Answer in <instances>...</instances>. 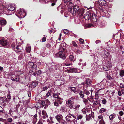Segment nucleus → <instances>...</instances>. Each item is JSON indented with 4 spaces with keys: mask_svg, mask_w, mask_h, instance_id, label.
Masks as SVG:
<instances>
[{
    "mask_svg": "<svg viewBox=\"0 0 124 124\" xmlns=\"http://www.w3.org/2000/svg\"><path fill=\"white\" fill-rule=\"evenodd\" d=\"M88 99H86L85 98H83V101L84 103L85 104H87L88 103Z\"/></svg>",
    "mask_w": 124,
    "mask_h": 124,
    "instance_id": "72a5a7b5",
    "label": "nucleus"
},
{
    "mask_svg": "<svg viewBox=\"0 0 124 124\" xmlns=\"http://www.w3.org/2000/svg\"><path fill=\"white\" fill-rule=\"evenodd\" d=\"M101 101L102 103L104 105H105L107 103V101L106 99L104 98H101Z\"/></svg>",
    "mask_w": 124,
    "mask_h": 124,
    "instance_id": "c756f323",
    "label": "nucleus"
},
{
    "mask_svg": "<svg viewBox=\"0 0 124 124\" xmlns=\"http://www.w3.org/2000/svg\"><path fill=\"white\" fill-rule=\"evenodd\" d=\"M73 116L72 117L68 115L66 117L65 119L66 121L68 122H70V123H72V121H73L74 122V123H75V122L76 121V119H75V117L73 115H72Z\"/></svg>",
    "mask_w": 124,
    "mask_h": 124,
    "instance_id": "39448f33",
    "label": "nucleus"
},
{
    "mask_svg": "<svg viewBox=\"0 0 124 124\" xmlns=\"http://www.w3.org/2000/svg\"><path fill=\"white\" fill-rule=\"evenodd\" d=\"M28 66L30 68H31L32 67H33L34 66L36 65L35 64H34L33 62H30L28 63Z\"/></svg>",
    "mask_w": 124,
    "mask_h": 124,
    "instance_id": "aec40b11",
    "label": "nucleus"
},
{
    "mask_svg": "<svg viewBox=\"0 0 124 124\" xmlns=\"http://www.w3.org/2000/svg\"><path fill=\"white\" fill-rule=\"evenodd\" d=\"M48 88L47 86H45L43 88V91H44L47 90Z\"/></svg>",
    "mask_w": 124,
    "mask_h": 124,
    "instance_id": "4d7b16f0",
    "label": "nucleus"
},
{
    "mask_svg": "<svg viewBox=\"0 0 124 124\" xmlns=\"http://www.w3.org/2000/svg\"><path fill=\"white\" fill-rule=\"evenodd\" d=\"M46 105H48L50 104V102L48 99H47L45 100Z\"/></svg>",
    "mask_w": 124,
    "mask_h": 124,
    "instance_id": "c9c22d12",
    "label": "nucleus"
},
{
    "mask_svg": "<svg viewBox=\"0 0 124 124\" xmlns=\"http://www.w3.org/2000/svg\"><path fill=\"white\" fill-rule=\"evenodd\" d=\"M16 48L17 49L16 50V53H18L21 51V49H20L21 46H16Z\"/></svg>",
    "mask_w": 124,
    "mask_h": 124,
    "instance_id": "a878e982",
    "label": "nucleus"
},
{
    "mask_svg": "<svg viewBox=\"0 0 124 124\" xmlns=\"http://www.w3.org/2000/svg\"><path fill=\"white\" fill-rule=\"evenodd\" d=\"M66 103L68 104L69 108L70 109L74 108V107L73 106V104L74 102L70 100H68L66 102Z\"/></svg>",
    "mask_w": 124,
    "mask_h": 124,
    "instance_id": "1a4fd4ad",
    "label": "nucleus"
},
{
    "mask_svg": "<svg viewBox=\"0 0 124 124\" xmlns=\"http://www.w3.org/2000/svg\"><path fill=\"white\" fill-rule=\"evenodd\" d=\"M100 124H105V122L104 121L103 119H101L99 121Z\"/></svg>",
    "mask_w": 124,
    "mask_h": 124,
    "instance_id": "58836bf2",
    "label": "nucleus"
},
{
    "mask_svg": "<svg viewBox=\"0 0 124 124\" xmlns=\"http://www.w3.org/2000/svg\"><path fill=\"white\" fill-rule=\"evenodd\" d=\"M67 70L68 71V72L69 73L73 72H76L77 71V69L75 68L67 69Z\"/></svg>",
    "mask_w": 124,
    "mask_h": 124,
    "instance_id": "a211bd4d",
    "label": "nucleus"
},
{
    "mask_svg": "<svg viewBox=\"0 0 124 124\" xmlns=\"http://www.w3.org/2000/svg\"><path fill=\"white\" fill-rule=\"evenodd\" d=\"M66 46V44L64 42L62 43L60 45V48L62 49V50L63 51H64V50H66L65 49Z\"/></svg>",
    "mask_w": 124,
    "mask_h": 124,
    "instance_id": "dca6fc26",
    "label": "nucleus"
},
{
    "mask_svg": "<svg viewBox=\"0 0 124 124\" xmlns=\"http://www.w3.org/2000/svg\"><path fill=\"white\" fill-rule=\"evenodd\" d=\"M72 44L73 45V46L74 47H76L77 46V45L76 44V43L74 41H72Z\"/></svg>",
    "mask_w": 124,
    "mask_h": 124,
    "instance_id": "49530a36",
    "label": "nucleus"
},
{
    "mask_svg": "<svg viewBox=\"0 0 124 124\" xmlns=\"http://www.w3.org/2000/svg\"><path fill=\"white\" fill-rule=\"evenodd\" d=\"M16 6L14 4H11L9 6L8 8V9L10 11H14L16 8Z\"/></svg>",
    "mask_w": 124,
    "mask_h": 124,
    "instance_id": "f8f14e48",
    "label": "nucleus"
},
{
    "mask_svg": "<svg viewBox=\"0 0 124 124\" xmlns=\"http://www.w3.org/2000/svg\"><path fill=\"white\" fill-rule=\"evenodd\" d=\"M103 69L106 71H108L110 70V68H108V67H107V66H104L103 67Z\"/></svg>",
    "mask_w": 124,
    "mask_h": 124,
    "instance_id": "2f4dec72",
    "label": "nucleus"
},
{
    "mask_svg": "<svg viewBox=\"0 0 124 124\" xmlns=\"http://www.w3.org/2000/svg\"><path fill=\"white\" fill-rule=\"evenodd\" d=\"M91 98H87V99L88 100L90 101H93V97L92 96V95H91Z\"/></svg>",
    "mask_w": 124,
    "mask_h": 124,
    "instance_id": "79ce46f5",
    "label": "nucleus"
},
{
    "mask_svg": "<svg viewBox=\"0 0 124 124\" xmlns=\"http://www.w3.org/2000/svg\"><path fill=\"white\" fill-rule=\"evenodd\" d=\"M98 3L100 5L104 6L106 5V2L104 0H99Z\"/></svg>",
    "mask_w": 124,
    "mask_h": 124,
    "instance_id": "4468645a",
    "label": "nucleus"
},
{
    "mask_svg": "<svg viewBox=\"0 0 124 124\" xmlns=\"http://www.w3.org/2000/svg\"><path fill=\"white\" fill-rule=\"evenodd\" d=\"M41 70H39L37 74V75H39L41 74Z\"/></svg>",
    "mask_w": 124,
    "mask_h": 124,
    "instance_id": "052dcab7",
    "label": "nucleus"
},
{
    "mask_svg": "<svg viewBox=\"0 0 124 124\" xmlns=\"http://www.w3.org/2000/svg\"><path fill=\"white\" fill-rule=\"evenodd\" d=\"M80 106V105H78L76 106L75 107H74V109L76 110L78 109L79 108Z\"/></svg>",
    "mask_w": 124,
    "mask_h": 124,
    "instance_id": "37998d69",
    "label": "nucleus"
},
{
    "mask_svg": "<svg viewBox=\"0 0 124 124\" xmlns=\"http://www.w3.org/2000/svg\"><path fill=\"white\" fill-rule=\"evenodd\" d=\"M42 114L43 115H47L46 112L44 111H43L42 112Z\"/></svg>",
    "mask_w": 124,
    "mask_h": 124,
    "instance_id": "864d4df0",
    "label": "nucleus"
},
{
    "mask_svg": "<svg viewBox=\"0 0 124 124\" xmlns=\"http://www.w3.org/2000/svg\"><path fill=\"white\" fill-rule=\"evenodd\" d=\"M7 98L8 99L10 100L11 99V97L10 94H9L7 96Z\"/></svg>",
    "mask_w": 124,
    "mask_h": 124,
    "instance_id": "e2e57ef3",
    "label": "nucleus"
},
{
    "mask_svg": "<svg viewBox=\"0 0 124 124\" xmlns=\"http://www.w3.org/2000/svg\"><path fill=\"white\" fill-rule=\"evenodd\" d=\"M71 90L73 91L74 93H76L77 92V90L76 88L73 87H72L70 88Z\"/></svg>",
    "mask_w": 124,
    "mask_h": 124,
    "instance_id": "473e14b6",
    "label": "nucleus"
},
{
    "mask_svg": "<svg viewBox=\"0 0 124 124\" xmlns=\"http://www.w3.org/2000/svg\"><path fill=\"white\" fill-rule=\"evenodd\" d=\"M7 121L8 122H11L12 121V119L11 118H8L7 119Z\"/></svg>",
    "mask_w": 124,
    "mask_h": 124,
    "instance_id": "5fc2aeb1",
    "label": "nucleus"
},
{
    "mask_svg": "<svg viewBox=\"0 0 124 124\" xmlns=\"http://www.w3.org/2000/svg\"><path fill=\"white\" fill-rule=\"evenodd\" d=\"M15 46H16L15 44L14 43H13L11 45V47L13 49H15V47H16Z\"/></svg>",
    "mask_w": 124,
    "mask_h": 124,
    "instance_id": "8fccbe9b",
    "label": "nucleus"
},
{
    "mask_svg": "<svg viewBox=\"0 0 124 124\" xmlns=\"http://www.w3.org/2000/svg\"><path fill=\"white\" fill-rule=\"evenodd\" d=\"M92 81L91 80H90L89 78H87L86 79V81L85 83V84L87 85H86V87L89 86L91 84Z\"/></svg>",
    "mask_w": 124,
    "mask_h": 124,
    "instance_id": "2eb2a0df",
    "label": "nucleus"
},
{
    "mask_svg": "<svg viewBox=\"0 0 124 124\" xmlns=\"http://www.w3.org/2000/svg\"><path fill=\"white\" fill-rule=\"evenodd\" d=\"M6 99L3 97L0 98V104L2 105L6 101Z\"/></svg>",
    "mask_w": 124,
    "mask_h": 124,
    "instance_id": "6ab92c4d",
    "label": "nucleus"
},
{
    "mask_svg": "<svg viewBox=\"0 0 124 124\" xmlns=\"http://www.w3.org/2000/svg\"><path fill=\"white\" fill-rule=\"evenodd\" d=\"M26 16V13L24 9H20L19 11L17 16L20 18H24Z\"/></svg>",
    "mask_w": 124,
    "mask_h": 124,
    "instance_id": "423d86ee",
    "label": "nucleus"
},
{
    "mask_svg": "<svg viewBox=\"0 0 124 124\" xmlns=\"http://www.w3.org/2000/svg\"><path fill=\"white\" fill-rule=\"evenodd\" d=\"M107 67H108V68H110L112 67V65L111 64V62H110L108 61L106 65Z\"/></svg>",
    "mask_w": 124,
    "mask_h": 124,
    "instance_id": "bb28decb",
    "label": "nucleus"
},
{
    "mask_svg": "<svg viewBox=\"0 0 124 124\" xmlns=\"http://www.w3.org/2000/svg\"><path fill=\"white\" fill-rule=\"evenodd\" d=\"M37 65H35L33 67H32L31 68V70L29 71V73L30 75H33L36 76L37 74Z\"/></svg>",
    "mask_w": 124,
    "mask_h": 124,
    "instance_id": "0eeeda50",
    "label": "nucleus"
},
{
    "mask_svg": "<svg viewBox=\"0 0 124 124\" xmlns=\"http://www.w3.org/2000/svg\"><path fill=\"white\" fill-rule=\"evenodd\" d=\"M68 11L71 13L73 16L78 14L80 16L82 15L84 13V9L83 8L80 9L79 7L77 5L74 6L73 7H69L68 8Z\"/></svg>",
    "mask_w": 124,
    "mask_h": 124,
    "instance_id": "f257e3e1",
    "label": "nucleus"
},
{
    "mask_svg": "<svg viewBox=\"0 0 124 124\" xmlns=\"http://www.w3.org/2000/svg\"><path fill=\"white\" fill-rule=\"evenodd\" d=\"M115 114L114 113H113L111 114L109 116V118L110 120H112L113 119L115 118Z\"/></svg>",
    "mask_w": 124,
    "mask_h": 124,
    "instance_id": "4be33fe9",
    "label": "nucleus"
},
{
    "mask_svg": "<svg viewBox=\"0 0 124 124\" xmlns=\"http://www.w3.org/2000/svg\"><path fill=\"white\" fill-rule=\"evenodd\" d=\"M37 85V83L36 82H33L32 84V85L34 88Z\"/></svg>",
    "mask_w": 124,
    "mask_h": 124,
    "instance_id": "e433bc0d",
    "label": "nucleus"
},
{
    "mask_svg": "<svg viewBox=\"0 0 124 124\" xmlns=\"http://www.w3.org/2000/svg\"><path fill=\"white\" fill-rule=\"evenodd\" d=\"M91 117H92L93 118H94V113L93 112L91 113V114L88 115H86V118L87 121H89L92 119Z\"/></svg>",
    "mask_w": 124,
    "mask_h": 124,
    "instance_id": "9d476101",
    "label": "nucleus"
},
{
    "mask_svg": "<svg viewBox=\"0 0 124 124\" xmlns=\"http://www.w3.org/2000/svg\"><path fill=\"white\" fill-rule=\"evenodd\" d=\"M81 44H83L84 43V40L80 38L79 39Z\"/></svg>",
    "mask_w": 124,
    "mask_h": 124,
    "instance_id": "a18cd8bd",
    "label": "nucleus"
},
{
    "mask_svg": "<svg viewBox=\"0 0 124 124\" xmlns=\"http://www.w3.org/2000/svg\"><path fill=\"white\" fill-rule=\"evenodd\" d=\"M67 52V50H64V51L62 50V51H60L58 53L54 54V57H57L58 56H57V55H59L60 57L64 60L66 58L65 54Z\"/></svg>",
    "mask_w": 124,
    "mask_h": 124,
    "instance_id": "7ed1b4c3",
    "label": "nucleus"
},
{
    "mask_svg": "<svg viewBox=\"0 0 124 124\" xmlns=\"http://www.w3.org/2000/svg\"><path fill=\"white\" fill-rule=\"evenodd\" d=\"M74 56L72 55H70L69 56V59L71 61H72L74 59Z\"/></svg>",
    "mask_w": 124,
    "mask_h": 124,
    "instance_id": "c03bdc74",
    "label": "nucleus"
},
{
    "mask_svg": "<svg viewBox=\"0 0 124 124\" xmlns=\"http://www.w3.org/2000/svg\"><path fill=\"white\" fill-rule=\"evenodd\" d=\"M59 93L58 94L56 93H54L53 94V96L54 98H57V101L58 102L59 101V103L60 104H61L62 101L60 100L61 99L63 100V99H61V98L59 97Z\"/></svg>",
    "mask_w": 124,
    "mask_h": 124,
    "instance_id": "6e6552de",
    "label": "nucleus"
},
{
    "mask_svg": "<svg viewBox=\"0 0 124 124\" xmlns=\"http://www.w3.org/2000/svg\"><path fill=\"white\" fill-rule=\"evenodd\" d=\"M31 50V47L30 46H28L27 47L26 51L28 53H29L30 52Z\"/></svg>",
    "mask_w": 124,
    "mask_h": 124,
    "instance_id": "c85d7f7f",
    "label": "nucleus"
},
{
    "mask_svg": "<svg viewBox=\"0 0 124 124\" xmlns=\"http://www.w3.org/2000/svg\"><path fill=\"white\" fill-rule=\"evenodd\" d=\"M106 111V110L105 108H102L99 110V112L101 113H102L105 112Z\"/></svg>",
    "mask_w": 124,
    "mask_h": 124,
    "instance_id": "cd10ccee",
    "label": "nucleus"
},
{
    "mask_svg": "<svg viewBox=\"0 0 124 124\" xmlns=\"http://www.w3.org/2000/svg\"><path fill=\"white\" fill-rule=\"evenodd\" d=\"M10 79L13 81H16V82H18L20 79L19 76H16L15 75H14L13 76L11 77Z\"/></svg>",
    "mask_w": 124,
    "mask_h": 124,
    "instance_id": "9b49d317",
    "label": "nucleus"
},
{
    "mask_svg": "<svg viewBox=\"0 0 124 124\" xmlns=\"http://www.w3.org/2000/svg\"><path fill=\"white\" fill-rule=\"evenodd\" d=\"M0 43L3 46H7L8 44V42L7 41L4 39L0 40Z\"/></svg>",
    "mask_w": 124,
    "mask_h": 124,
    "instance_id": "ddd939ff",
    "label": "nucleus"
},
{
    "mask_svg": "<svg viewBox=\"0 0 124 124\" xmlns=\"http://www.w3.org/2000/svg\"><path fill=\"white\" fill-rule=\"evenodd\" d=\"M107 77L109 79H110L112 78L108 74L107 75Z\"/></svg>",
    "mask_w": 124,
    "mask_h": 124,
    "instance_id": "774afa93",
    "label": "nucleus"
},
{
    "mask_svg": "<svg viewBox=\"0 0 124 124\" xmlns=\"http://www.w3.org/2000/svg\"><path fill=\"white\" fill-rule=\"evenodd\" d=\"M103 116L101 115H99L98 116V118L99 119H103Z\"/></svg>",
    "mask_w": 124,
    "mask_h": 124,
    "instance_id": "bf43d9fd",
    "label": "nucleus"
},
{
    "mask_svg": "<svg viewBox=\"0 0 124 124\" xmlns=\"http://www.w3.org/2000/svg\"><path fill=\"white\" fill-rule=\"evenodd\" d=\"M84 16V18L85 20H88L90 19L93 22H96L97 20L96 15L93 12H88V14L86 15L85 14Z\"/></svg>",
    "mask_w": 124,
    "mask_h": 124,
    "instance_id": "f03ea898",
    "label": "nucleus"
},
{
    "mask_svg": "<svg viewBox=\"0 0 124 124\" xmlns=\"http://www.w3.org/2000/svg\"><path fill=\"white\" fill-rule=\"evenodd\" d=\"M119 114L121 116L123 115V113L122 111H121L119 112Z\"/></svg>",
    "mask_w": 124,
    "mask_h": 124,
    "instance_id": "0e129e2a",
    "label": "nucleus"
},
{
    "mask_svg": "<svg viewBox=\"0 0 124 124\" xmlns=\"http://www.w3.org/2000/svg\"><path fill=\"white\" fill-rule=\"evenodd\" d=\"M71 0H64V2L66 3H67L68 2H69Z\"/></svg>",
    "mask_w": 124,
    "mask_h": 124,
    "instance_id": "69168bd1",
    "label": "nucleus"
},
{
    "mask_svg": "<svg viewBox=\"0 0 124 124\" xmlns=\"http://www.w3.org/2000/svg\"><path fill=\"white\" fill-rule=\"evenodd\" d=\"M46 40V38L45 37H44L42 39V41L43 42H44Z\"/></svg>",
    "mask_w": 124,
    "mask_h": 124,
    "instance_id": "13d9d810",
    "label": "nucleus"
},
{
    "mask_svg": "<svg viewBox=\"0 0 124 124\" xmlns=\"http://www.w3.org/2000/svg\"><path fill=\"white\" fill-rule=\"evenodd\" d=\"M83 93L87 95H88L90 94V92L89 91L86 89H85L83 91Z\"/></svg>",
    "mask_w": 124,
    "mask_h": 124,
    "instance_id": "393cba45",
    "label": "nucleus"
},
{
    "mask_svg": "<svg viewBox=\"0 0 124 124\" xmlns=\"http://www.w3.org/2000/svg\"><path fill=\"white\" fill-rule=\"evenodd\" d=\"M64 32L65 34H67L68 33L69 31L68 30H65L64 31Z\"/></svg>",
    "mask_w": 124,
    "mask_h": 124,
    "instance_id": "6e6d98bb",
    "label": "nucleus"
},
{
    "mask_svg": "<svg viewBox=\"0 0 124 124\" xmlns=\"http://www.w3.org/2000/svg\"><path fill=\"white\" fill-rule=\"evenodd\" d=\"M54 105L56 106H58L59 105L58 103L56 102V101H55L54 103Z\"/></svg>",
    "mask_w": 124,
    "mask_h": 124,
    "instance_id": "3c124183",
    "label": "nucleus"
},
{
    "mask_svg": "<svg viewBox=\"0 0 124 124\" xmlns=\"http://www.w3.org/2000/svg\"><path fill=\"white\" fill-rule=\"evenodd\" d=\"M104 56V57L106 59L108 58L110 56V54L107 51L105 52Z\"/></svg>",
    "mask_w": 124,
    "mask_h": 124,
    "instance_id": "f3484780",
    "label": "nucleus"
},
{
    "mask_svg": "<svg viewBox=\"0 0 124 124\" xmlns=\"http://www.w3.org/2000/svg\"><path fill=\"white\" fill-rule=\"evenodd\" d=\"M50 94H51L49 92H48L46 94V96L48 97L50 96Z\"/></svg>",
    "mask_w": 124,
    "mask_h": 124,
    "instance_id": "338daca9",
    "label": "nucleus"
},
{
    "mask_svg": "<svg viewBox=\"0 0 124 124\" xmlns=\"http://www.w3.org/2000/svg\"><path fill=\"white\" fill-rule=\"evenodd\" d=\"M41 103L42 105L43 106L46 105L45 101H41Z\"/></svg>",
    "mask_w": 124,
    "mask_h": 124,
    "instance_id": "09e8293b",
    "label": "nucleus"
},
{
    "mask_svg": "<svg viewBox=\"0 0 124 124\" xmlns=\"http://www.w3.org/2000/svg\"><path fill=\"white\" fill-rule=\"evenodd\" d=\"M64 64L66 66H69L70 65H72V62H71L68 63L66 62V61L64 63Z\"/></svg>",
    "mask_w": 124,
    "mask_h": 124,
    "instance_id": "ea45409f",
    "label": "nucleus"
},
{
    "mask_svg": "<svg viewBox=\"0 0 124 124\" xmlns=\"http://www.w3.org/2000/svg\"><path fill=\"white\" fill-rule=\"evenodd\" d=\"M55 118L58 122L61 124H65L66 122L63 119V116L61 114H58L56 115Z\"/></svg>",
    "mask_w": 124,
    "mask_h": 124,
    "instance_id": "20e7f679",
    "label": "nucleus"
},
{
    "mask_svg": "<svg viewBox=\"0 0 124 124\" xmlns=\"http://www.w3.org/2000/svg\"><path fill=\"white\" fill-rule=\"evenodd\" d=\"M76 99L74 97H72L70 98L69 100H71L74 101Z\"/></svg>",
    "mask_w": 124,
    "mask_h": 124,
    "instance_id": "603ef678",
    "label": "nucleus"
},
{
    "mask_svg": "<svg viewBox=\"0 0 124 124\" xmlns=\"http://www.w3.org/2000/svg\"><path fill=\"white\" fill-rule=\"evenodd\" d=\"M65 106H62L60 110L61 112H63L65 111Z\"/></svg>",
    "mask_w": 124,
    "mask_h": 124,
    "instance_id": "7c9ffc66",
    "label": "nucleus"
},
{
    "mask_svg": "<svg viewBox=\"0 0 124 124\" xmlns=\"http://www.w3.org/2000/svg\"><path fill=\"white\" fill-rule=\"evenodd\" d=\"M119 75L121 77H123L124 75V71L123 70H121L119 71Z\"/></svg>",
    "mask_w": 124,
    "mask_h": 124,
    "instance_id": "b1692460",
    "label": "nucleus"
},
{
    "mask_svg": "<svg viewBox=\"0 0 124 124\" xmlns=\"http://www.w3.org/2000/svg\"><path fill=\"white\" fill-rule=\"evenodd\" d=\"M0 21L1 24L2 25L4 26L6 24V21L5 19H2L0 20Z\"/></svg>",
    "mask_w": 124,
    "mask_h": 124,
    "instance_id": "412c9836",
    "label": "nucleus"
},
{
    "mask_svg": "<svg viewBox=\"0 0 124 124\" xmlns=\"http://www.w3.org/2000/svg\"><path fill=\"white\" fill-rule=\"evenodd\" d=\"M23 107H21L20 108V110L21 112H22V114H24L25 113L24 109H23Z\"/></svg>",
    "mask_w": 124,
    "mask_h": 124,
    "instance_id": "4c0bfd02",
    "label": "nucleus"
},
{
    "mask_svg": "<svg viewBox=\"0 0 124 124\" xmlns=\"http://www.w3.org/2000/svg\"><path fill=\"white\" fill-rule=\"evenodd\" d=\"M82 112L84 114H86V112L85 109V108H83L82 110Z\"/></svg>",
    "mask_w": 124,
    "mask_h": 124,
    "instance_id": "de8ad7c7",
    "label": "nucleus"
},
{
    "mask_svg": "<svg viewBox=\"0 0 124 124\" xmlns=\"http://www.w3.org/2000/svg\"><path fill=\"white\" fill-rule=\"evenodd\" d=\"M83 117V116L81 115H79L78 116L77 119L79 120L81 119Z\"/></svg>",
    "mask_w": 124,
    "mask_h": 124,
    "instance_id": "a19ab883",
    "label": "nucleus"
},
{
    "mask_svg": "<svg viewBox=\"0 0 124 124\" xmlns=\"http://www.w3.org/2000/svg\"><path fill=\"white\" fill-rule=\"evenodd\" d=\"M35 118V120L36 121H37V115L36 114L35 115L33 116Z\"/></svg>",
    "mask_w": 124,
    "mask_h": 124,
    "instance_id": "680f3d73",
    "label": "nucleus"
},
{
    "mask_svg": "<svg viewBox=\"0 0 124 124\" xmlns=\"http://www.w3.org/2000/svg\"><path fill=\"white\" fill-rule=\"evenodd\" d=\"M102 89H99L97 91V92L95 93V94L96 95H100L102 93Z\"/></svg>",
    "mask_w": 124,
    "mask_h": 124,
    "instance_id": "5701e85b",
    "label": "nucleus"
},
{
    "mask_svg": "<svg viewBox=\"0 0 124 124\" xmlns=\"http://www.w3.org/2000/svg\"><path fill=\"white\" fill-rule=\"evenodd\" d=\"M79 95L80 96V97L81 98H83L84 97V95L83 93V91H80Z\"/></svg>",
    "mask_w": 124,
    "mask_h": 124,
    "instance_id": "f704fd0d",
    "label": "nucleus"
}]
</instances>
